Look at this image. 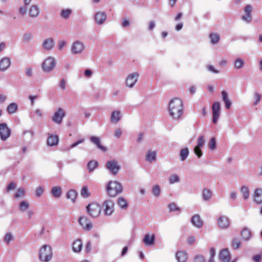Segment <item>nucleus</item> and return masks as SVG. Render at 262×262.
Masks as SVG:
<instances>
[{"label": "nucleus", "instance_id": "obj_1", "mask_svg": "<svg viewBox=\"0 0 262 262\" xmlns=\"http://www.w3.org/2000/svg\"><path fill=\"white\" fill-rule=\"evenodd\" d=\"M169 116L175 121L180 120L184 114V104L182 99L179 98L172 99L168 105Z\"/></svg>", "mask_w": 262, "mask_h": 262}, {"label": "nucleus", "instance_id": "obj_2", "mask_svg": "<svg viewBox=\"0 0 262 262\" xmlns=\"http://www.w3.org/2000/svg\"><path fill=\"white\" fill-rule=\"evenodd\" d=\"M52 249L50 245H44L40 248L38 256L40 261L49 262L52 259Z\"/></svg>", "mask_w": 262, "mask_h": 262}, {"label": "nucleus", "instance_id": "obj_3", "mask_svg": "<svg viewBox=\"0 0 262 262\" xmlns=\"http://www.w3.org/2000/svg\"><path fill=\"white\" fill-rule=\"evenodd\" d=\"M57 64L55 58L52 56L47 57L42 61L41 67L44 73H50L53 71Z\"/></svg>", "mask_w": 262, "mask_h": 262}, {"label": "nucleus", "instance_id": "obj_4", "mask_svg": "<svg viewBox=\"0 0 262 262\" xmlns=\"http://www.w3.org/2000/svg\"><path fill=\"white\" fill-rule=\"evenodd\" d=\"M122 186L116 181H110L107 185L106 190L108 195L115 197L122 191Z\"/></svg>", "mask_w": 262, "mask_h": 262}, {"label": "nucleus", "instance_id": "obj_5", "mask_svg": "<svg viewBox=\"0 0 262 262\" xmlns=\"http://www.w3.org/2000/svg\"><path fill=\"white\" fill-rule=\"evenodd\" d=\"M86 211L92 217H97L101 213V206L96 202H92L86 206Z\"/></svg>", "mask_w": 262, "mask_h": 262}, {"label": "nucleus", "instance_id": "obj_6", "mask_svg": "<svg viewBox=\"0 0 262 262\" xmlns=\"http://www.w3.org/2000/svg\"><path fill=\"white\" fill-rule=\"evenodd\" d=\"M139 74L138 72H134L129 74L125 78V85L126 88L132 89L134 87L138 82Z\"/></svg>", "mask_w": 262, "mask_h": 262}, {"label": "nucleus", "instance_id": "obj_7", "mask_svg": "<svg viewBox=\"0 0 262 262\" xmlns=\"http://www.w3.org/2000/svg\"><path fill=\"white\" fill-rule=\"evenodd\" d=\"M85 49L84 43L81 41H74L71 47V51L73 55H79L82 53Z\"/></svg>", "mask_w": 262, "mask_h": 262}, {"label": "nucleus", "instance_id": "obj_8", "mask_svg": "<svg viewBox=\"0 0 262 262\" xmlns=\"http://www.w3.org/2000/svg\"><path fill=\"white\" fill-rule=\"evenodd\" d=\"M102 207L104 214L106 216H110L115 210L114 202L111 200H107L102 204Z\"/></svg>", "mask_w": 262, "mask_h": 262}, {"label": "nucleus", "instance_id": "obj_9", "mask_svg": "<svg viewBox=\"0 0 262 262\" xmlns=\"http://www.w3.org/2000/svg\"><path fill=\"white\" fill-rule=\"evenodd\" d=\"M78 221L80 225L84 230L90 231L93 227V224L92 221L85 216H80L78 219Z\"/></svg>", "mask_w": 262, "mask_h": 262}, {"label": "nucleus", "instance_id": "obj_10", "mask_svg": "<svg viewBox=\"0 0 262 262\" xmlns=\"http://www.w3.org/2000/svg\"><path fill=\"white\" fill-rule=\"evenodd\" d=\"M65 115L66 112L62 108H58L52 117V121L56 124H60L61 123Z\"/></svg>", "mask_w": 262, "mask_h": 262}, {"label": "nucleus", "instance_id": "obj_11", "mask_svg": "<svg viewBox=\"0 0 262 262\" xmlns=\"http://www.w3.org/2000/svg\"><path fill=\"white\" fill-rule=\"evenodd\" d=\"M221 106L219 102H215L212 106V122L216 124L220 116Z\"/></svg>", "mask_w": 262, "mask_h": 262}, {"label": "nucleus", "instance_id": "obj_12", "mask_svg": "<svg viewBox=\"0 0 262 262\" xmlns=\"http://www.w3.org/2000/svg\"><path fill=\"white\" fill-rule=\"evenodd\" d=\"M11 129L5 123L0 124V138L3 141L6 140L11 135Z\"/></svg>", "mask_w": 262, "mask_h": 262}, {"label": "nucleus", "instance_id": "obj_13", "mask_svg": "<svg viewBox=\"0 0 262 262\" xmlns=\"http://www.w3.org/2000/svg\"><path fill=\"white\" fill-rule=\"evenodd\" d=\"M106 166L110 172L114 175H116L120 168L118 162L115 160L108 161L106 163Z\"/></svg>", "mask_w": 262, "mask_h": 262}, {"label": "nucleus", "instance_id": "obj_14", "mask_svg": "<svg viewBox=\"0 0 262 262\" xmlns=\"http://www.w3.org/2000/svg\"><path fill=\"white\" fill-rule=\"evenodd\" d=\"M252 7L251 5H248L245 6L244 10V14L242 17L244 21L250 23L252 21Z\"/></svg>", "mask_w": 262, "mask_h": 262}, {"label": "nucleus", "instance_id": "obj_15", "mask_svg": "<svg viewBox=\"0 0 262 262\" xmlns=\"http://www.w3.org/2000/svg\"><path fill=\"white\" fill-rule=\"evenodd\" d=\"M55 46L54 39L53 38H47L44 39L42 42V46L43 49L46 51H50Z\"/></svg>", "mask_w": 262, "mask_h": 262}, {"label": "nucleus", "instance_id": "obj_16", "mask_svg": "<svg viewBox=\"0 0 262 262\" xmlns=\"http://www.w3.org/2000/svg\"><path fill=\"white\" fill-rule=\"evenodd\" d=\"M11 64V60L9 57H3L0 60V71L4 72L8 70Z\"/></svg>", "mask_w": 262, "mask_h": 262}, {"label": "nucleus", "instance_id": "obj_17", "mask_svg": "<svg viewBox=\"0 0 262 262\" xmlns=\"http://www.w3.org/2000/svg\"><path fill=\"white\" fill-rule=\"evenodd\" d=\"M191 223L194 227L199 229L202 228L203 225V222L199 214H195L192 216Z\"/></svg>", "mask_w": 262, "mask_h": 262}, {"label": "nucleus", "instance_id": "obj_18", "mask_svg": "<svg viewBox=\"0 0 262 262\" xmlns=\"http://www.w3.org/2000/svg\"><path fill=\"white\" fill-rule=\"evenodd\" d=\"M40 14V9L36 5H32L29 9V16L31 18L37 17Z\"/></svg>", "mask_w": 262, "mask_h": 262}, {"label": "nucleus", "instance_id": "obj_19", "mask_svg": "<svg viewBox=\"0 0 262 262\" xmlns=\"http://www.w3.org/2000/svg\"><path fill=\"white\" fill-rule=\"evenodd\" d=\"M220 259L222 262H230L231 256L227 248L221 251L219 255Z\"/></svg>", "mask_w": 262, "mask_h": 262}, {"label": "nucleus", "instance_id": "obj_20", "mask_svg": "<svg viewBox=\"0 0 262 262\" xmlns=\"http://www.w3.org/2000/svg\"><path fill=\"white\" fill-rule=\"evenodd\" d=\"M253 201L256 204H260L262 203V189L257 188L255 189L254 194Z\"/></svg>", "mask_w": 262, "mask_h": 262}, {"label": "nucleus", "instance_id": "obj_21", "mask_svg": "<svg viewBox=\"0 0 262 262\" xmlns=\"http://www.w3.org/2000/svg\"><path fill=\"white\" fill-rule=\"evenodd\" d=\"M95 21L97 24L101 25L106 19V14L103 12H98L95 16Z\"/></svg>", "mask_w": 262, "mask_h": 262}, {"label": "nucleus", "instance_id": "obj_22", "mask_svg": "<svg viewBox=\"0 0 262 262\" xmlns=\"http://www.w3.org/2000/svg\"><path fill=\"white\" fill-rule=\"evenodd\" d=\"M59 142V138L57 135L49 134V137L47 139V144L50 146H56Z\"/></svg>", "mask_w": 262, "mask_h": 262}, {"label": "nucleus", "instance_id": "obj_23", "mask_svg": "<svg viewBox=\"0 0 262 262\" xmlns=\"http://www.w3.org/2000/svg\"><path fill=\"white\" fill-rule=\"evenodd\" d=\"M219 226L223 229L227 228L230 225V222L228 217L222 216L218 220Z\"/></svg>", "mask_w": 262, "mask_h": 262}, {"label": "nucleus", "instance_id": "obj_24", "mask_svg": "<svg viewBox=\"0 0 262 262\" xmlns=\"http://www.w3.org/2000/svg\"><path fill=\"white\" fill-rule=\"evenodd\" d=\"M177 262H186L187 260V253L183 251H179L176 254Z\"/></svg>", "mask_w": 262, "mask_h": 262}, {"label": "nucleus", "instance_id": "obj_25", "mask_svg": "<svg viewBox=\"0 0 262 262\" xmlns=\"http://www.w3.org/2000/svg\"><path fill=\"white\" fill-rule=\"evenodd\" d=\"M245 64V62L241 58H236L233 61V66L234 69L239 70L244 68Z\"/></svg>", "mask_w": 262, "mask_h": 262}, {"label": "nucleus", "instance_id": "obj_26", "mask_svg": "<svg viewBox=\"0 0 262 262\" xmlns=\"http://www.w3.org/2000/svg\"><path fill=\"white\" fill-rule=\"evenodd\" d=\"M90 140L93 144L96 145L98 148L103 151H106V148L100 144L101 140L99 137L96 136H92L90 137Z\"/></svg>", "mask_w": 262, "mask_h": 262}, {"label": "nucleus", "instance_id": "obj_27", "mask_svg": "<svg viewBox=\"0 0 262 262\" xmlns=\"http://www.w3.org/2000/svg\"><path fill=\"white\" fill-rule=\"evenodd\" d=\"M155 237L154 234H146L143 238V242L146 246H150L154 244Z\"/></svg>", "mask_w": 262, "mask_h": 262}, {"label": "nucleus", "instance_id": "obj_28", "mask_svg": "<svg viewBox=\"0 0 262 262\" xmlns=\"http://www.w3.org/2000/svg\"><path fill=\"white\" fill-rule=\"evenodd\" d=\"M121 118V112L118 110H115L112 113L111 121L113 123H116L120 120Z\"/></svg>", "mask_w": 262, "mask_h": 262}, {"label": "nucleus", "instance_id": "obj_29", "mask_svg": "<svg viewBox=\"0 0 262 262\" xmlns=\"http://www.w3.org/2000/svg\"><path fill=\"white\" fill-rule=\"evenodd\" d=\"M83 244L80 239L75 241L73 244V250L74 252L78 253L81 251Z\"/></svg>", "mask_w": 262, "mask_h": 262}, {"label": "nucleus", "instance_id": "obj_30", "mask_svg": "<svg viewBox=\"0 0 262 262\" xmlns=\"http://www.w3.org/2000/svg\"><path fill=\"white\" fill-rule=\"evenodd\" d=\"M241 235L244 241H248L251 236V232L248 228H244L241 231Z\"/></svg>", "mask_w": 262, "mask_h": 262}, {"label": "nucleus", "instance_id": "obj_31", "mask_svg": "<svg viewBox=\"0 0 262 262\" xmlns=\"http://www.w3.org/2000/svg\"><path fill=\"white\" fill-rule=\"evenodd\" d=\"M157 152L155 150H148L146 156V160L149 162H151L156 160Z\"/></svg>", "mask_w": 262, "mask_h": 262}, {"label": "nucleus", "instance_id": "obj_32", "mask_svg": "<svg viewBox=\"0 0 262 262\" xmlns=\"http://www.w3.org/2000/svg\"><path fill=\"white\" fill-rule=\"evenodd\" d=\"M51 193L53 197L58 198L62 194L61 188L59 186H54L52 188Z\"/></svg>", "mask_w": 262, "mask_h": 262}, {"label": "nucleus", "instance_id": "obj_33", "mask_svg": "<svg viewBox=\"0 0 262 262\" xmlns=\"http://www.w3.org/2000/svg\"><path fill=\"white\" fill-rule=\"evenodd\" d=\"M18 108V105L16 103H12L10 104L7 108V111L9 114H13L15 113Z\"/></svg>", "mask_w": 262, "mask_h": 262}, {"label": "nucleus", "instance_id": "obj_34", "mask_svg": "<svg viewBox=\"0 0 262 262\" xmlns=\"http://www.w3.org/2000/svg\"><path fill=\"white\" fill-rule=\"evenodd\" d=\"M240 192L243 195L244 200H247L250 196V190L246 186H242L240 189Z\"/></svg>", "mask_w": 262, "mask_h": 262}, {"label": "nucleus", "instance_id": "obj_35", "mask_svg": "<svg viewBox=\"0 0 262 262\" xmlns=\"http://www.w3.org/2000/svg\"><path fill=\"white\" fill-rule=\"evenodd\" d=\"M168 181L170 184L179 183L180 182V177L178 174L174 173L169 176Z\"/></svg>", "mask_w": 262, "mask_h": 262}, {"label": "nucleus", "instance_id": "obj_36", "mask_svg": "<svg viewBox=\"0 0 262 262\" xmlns=\"http://www.w3.org/2000/svg\"><path fill=\"white\" fill-rule=\"evenodd\" d=\"M29 207V204L26 201H22L19 204V210L21 212H24L28 210Z\"/></svg>", "mask_w": 262, "mask_h": 262}, {"label": "nucleus", "instance_id": "obj_37", "mask_svg": "<svg viewBox=\"0 0 262 262\" xmlns=\"http://www.w3.org/2000/svg\"><path fill=\"white\" fill-rule=\"evenodd\" d=\"M77 192L74 190H71L66 194V198L70 200L73 203L75 202L77 198Z\"/></svg>", "mask_w": 262, "mask_h": 262}, {"label": "nucleus", "instance_id": "obj_38", "mask_svg": "<svg viewBox=\"0 0 262 262\" xmlns=\"http://www.w3.org/2000/svg\"><path fill=\"white\" fill-rule=\"evenodd\" d=\"M161 191V187L158 184L154 185L151 188V193L155 198H158L160 196Z\"/></svg>", "mask_w": 262, "mask_h": 262}, {"label": "nucleus", "instance_id": "obj_39", "mask_svg": "<svg viewBox=\"0 0 262 262\" xmlns=\"http://www.w3.org/2000/svg\"><path fill=\"white\" fill-rule=\"evenodd\" d=\"M209 38L210 42L213 45H215L219 41L220 39V35L217 33H211L209 36Z\"/></svg>", "mask_w": 262, "mask_h": 262}, {"label": "nucleus", "instance_id": "obj_40", "mask_svg": "<svg viewBox=\"0 0 262 262\" xmlns=\"http://www.w3.org/2000/svg\"><path fill=\"white\" fill-rule=\"evenodd\" d=\"M189 150L188 148L186 147L183 149H182L180 151V158L181 161H184L186 160L187 157L189 155Z\"/></svg>", "mask_w": 262, "mask_h": 262}, {"label": "nucleus", "instance_id": "obj_41", "mask_svg": "<svg viewBox=\"0 0 262 262\" xmlns=\"http://www.w3.org/2000/svg\"><path fill=\"white\" fill-rule=\"evenodd\" d=\"M202 196L204 201H209L212 196V193L211 190L209 189H204L202 192Z\"/></svg>", "mask_w": 262, "mask_h": 262}, {"label": "nucleus", "instance_id": "obj_42", "mask_svg": "<svg viewBox=\"0 0 262 262\" xmlns=\"http://www.w3.org/2000/svg\"><path fill=\"white\" fill-rule=\"evenodd\" d=\"M72 11L70 9H62L61 11L60 16L65 19H67L71 15Z\"/></svg>", "mask_w": 262, "mask_h": 262}, {"label": "nucleus", "instance_id": "obj_43", "mask_svg": "<svg viewBox=\"0 0 262 262\" xmlns=\"http://www.w3.org/2000/svg\"><path fill=\"white\" fill-rule=\"evenodd\" d=\"M241 245V242L240 240L237 238H234L232 239L231 242L232 248L236 250L240 248Z\"/></svg>", "mask_w": 262, "mask_h": 262}, {"label": "nucleus", "instance_id": "obj_44", "mask_svg": "<svg viewBox=\"0 0 262 262\" xmlns=\"http://www.w3.org/2000/svg\"><path fill=\"white\" fill-rule=\"evenodd\" d=\"M80 193L81 195L84 198H88L91 195L89 188L86 186L82 187Z\"/></svg>", "mask_w": 262, "mask_h": 262}, {"label": "nucleus", "instance_id": "obj_45", "mask_svg": "<svg viewBox=\"0 0 262 262\" xmlns=\"http://www.w3.org/2000/svg\"><path fill=\"white\" fill-rule=\"evenodd\" d=\"M97 162L93 160L90 161L88 164V169L89 172L92 171L97 167Z\"/></svg>", "mask_w": 262, "mask_h": 262}, {"label": "nucleus", "instance_id": "obj_46", "mask_svg": "<svg viewBox=\"0 0 262 262\" xmlns=\"http://www.w3.org/2000/svg\"><path fill=\"white\" fill-rule=\"evenodd\" d=\"M118 204L119 207L123 209H125L127 207V203L123 198H120L118 199Z\"/></svg>", "mask_w": 262, "mask_h": 262}, {"label": "nucleus", "instance_id": "obj_47", "mask_svg": "<svg viewBox=\"0 0 262 262\" xmlns=\"http://www.w3.org/2000/svg\"><path fill=\"white\" fill-rule=\"evenodd\" d=\"M205 143L204 137L203 136H200L197 141V145L195 146L199 148H202Z\"/></svg>", "mask_w": 262, "mask_h": 262}, {"label": "nucleus", "instance_id": "obj_48", "mask_svg": "<svg viewBox=\"0 0 262 262\" xmlns=\"http://www.w3.org/2000/svg\"><path fill=\"white\" fill-rule=\"evenodd\" d=\"M25 193V191L23 188H19L16 194L14 195V197L16 199L19 198H23L24 196Z\"/></svg>", "mask_w": 262, "mask_h": 262}, {"label": "nucleus", "instance_id": "obj_49", "mask_svg": "<svg viewBox=\"0 0 262 262\" xmlns=\"http://www.w3.org/2000/svg\"><path fill=\"white\" fill-rule=\"evenodd\" d=\"M84 142V139H83V138L80 139L78 141H77L76 142H75L74 143H73L72 144H71V146L69 148L66 149V150H67V151L75 147L76 146H77L79 144L83 143Z\"/></svg>", "mask_w": 262, "mask_h": 262}, {"label": "nucleus", "instance_id": "obj_50", "mask_svg": "<svg viewBox=\"0 0 262 262\" xmlns=\"http://www.w3.org/2000/svg\"><path fill=\"white\" fill-rule=\"evenodd\" d=\"M209 147L211 150H214L216 148V141L215 138H212L209 143Z\"/></svg>", "mask_w": 262, "mask_h": 262}, {"label": "nucleus", "instance_id": "obj_51", "mask_svg": "<svg viewBox=\"0 0 262 262\" xmlns=\"http://www.w3.org/2000/svg\"><path fill=\"white\" fill-rule=\"evenodd\" d=\"M67 42L66 41L63 40H60L58 41V45H57V49L61 51L63 50L64 47L67 45Z\"/></svg>", "mask_w": 262, "mask_h": 262}, {"label": "nucleus", "instance_id": "obj_52", "mask_svg": "<svg viewBox=\"0 0 262 262\" xmlns=\"http://www.w3.org/2000/svg\"><path fill=\"white\" fill-rule=\"evenodd\" d=\"M261 98V96L260 94H259L258 93H255L254 94L255 100L253 102V104L255 105H257L259 102Z\"/></svg>", "mask_w": 262, "mask_h": 262}, {"label": "nucleus", "instance_id": "obj_53", "mask_svg": "<svg viewBox=\"0 0 262 262\" xmlns=\"http://www.w3.org/2000/svg\"><path fill=\"white\" fill-rule=\"evenodd\" d=\"M43 188L42 187H38L36 189L35 195L36 196L39 197L43 193Z\"/></svg>", "mask_w": 262, "mask_h": 262}, {"label": "nucleus", "instance_id": "obj_54", "mask_svg": "<svg viewBox=\"0 0 262 262\" xmlns=\"http://www.w3.org/2000/svg\"><path fill=\"white\" fill-rule=\"evenodd\" d=\"M206 68L208 70V71H209L212 73H213L215 74H217V73H220V71L219 70L215 69L214 67H213L212 65L209 64V65L207 66Z\"/></svg>", "mask_w": 262, "mask_h": 262}, {"label": "nucleus", "instance_id": "obj_55", "mask_svg": "<svg viewBox=\"0 0 262 262\" xmlns=\"http://www.w3.org/2000/svg\"><path fill=\"white\" fill-rule=\"evenodd\" d=\"M32 38V34L31 33H25L23 37V39L25 41H29Z\"/></svg>", "mask_w": 262, "mask_h": 262}, {"label": "nucleus", "instance_id": "obj_56", "mask_svg": "<svg viewBox=\"0 0 262 262\" xmlns=\"http://www.w3.org/2000/svg\"><path fill=\"white\" fill-rule=\"evenodd\" d=\"M194 152L198 158H200L202 156L201 148L195 146L194 148Z\"/></svg>", "mask_w": 262, "mask_h": 262}, {"label": "nucleus", "instance_id": "obj_57", "mask_svg": "<svg viewBox=\"0 0 262 262\" xmlns=\"http://www.w3.org/2000/svg\"><path fill=\"white\" fill-rule=\"evenodd\" d=\"M13 239V236L11 233H8L5 235L4 240L7 243H9Z\"/></svg>", "mask_w": 262, "mask_h": 262}, {"label": "nucleus", "instance_id": "obj_58", "mask_svg": "<svg viewBox=\"0 0 262 262\" xmlns=\"http://www.w3.org/2000/svg\"><path fill=\"white\" fill-rule=\"evenodd\" d=\"M194 259V262H205L204 257L202 255H196Z\"/></svg>", "mask_w": 262, "mask_h": 262}, {"label": "nucleus", "instance_id": "obj_59", "mask_svg": "<svg viewBox=\"0 0 262 262\" xmlns=\"http://www.w3.org/2000/svg\"><path fill=\"white\" fill-rule=\"evenodd\" d=\"M26 7L27 6H25V5L23 6H21L19 9H18V11H19V13L20 15H24L26 14V12H27V8H26Z\"/></svg>", "mask_w": 262, "mask_h": 262}, {"label": "nucleus", "instance_id": "obj_60", "mask_svg": "<svg viewBox=\"0 0 262 262\" xmlns=\"http://www.w3.org/2000/svg\"><path fill=\"white\" fill-rule=\"evenodd\" d=\"M122 134L121 129L120 128H117L114 132V136L117 138H119L121 136Z\"/></svg>", "mask_w": 262, "mask_h": 262}, {"label": "nucleus", "instance_id": "obj_61", "mask_svg": "<svg viewBox=\"0 0 262 262\" xmlns=\"http://www.w3.org/2000/svg\"><path fill=\"white\" fill-rule=\"evenodd\" d=\"M67 82L65 79H61L60 81L59 86L62 90H64L66 89Z\"/></svg>", "mask_w": 262, "mask_h": 262}, {"label": "nucleus", "instance_id": "obj_62", "mask_svg": "<svg viewBox=\"0 0 262 262\" xmlns=\"http://www.w3.org/2000/svg\"><path fill=\"white\" fill-rule=\"evenodd\" d=\"M168 208L171 211H175L179 210L174 203H170L168 206Z\"/></svg>", "mask_w": 262, "mask_h": 262}, {"label": "nucleus", "instance_id": "obj_63", "mask_svg": "<svg viewBox=\"0 0 262 262\" xmlns=\"http://www.w3.org/2000/svg\"><path fill=\"white\" fill-rule=\"evenodd\" d=\"M25 73H26V75L30 77L32 76L33 75V70H32V69L31 68H27L26 69V71H25Z\"/></svg>", "mask_w": 262, "mask_h": 262}, {"label": "nucleus", "instance_id": "obj_64", "mask_svg": "<svg viewBox=\"0 0 262 262\" xmlns=\"http://www.w3.org/2000/svg\"><path fill=\"white\" fill-rule=\"evenodd\" d=\"M221 95H222V98L223 101L229 99L228 98V93L226 91H223L222 92Z\"/></svg>", "mask_w": 262, "mask_h": 262}]
</instances>
